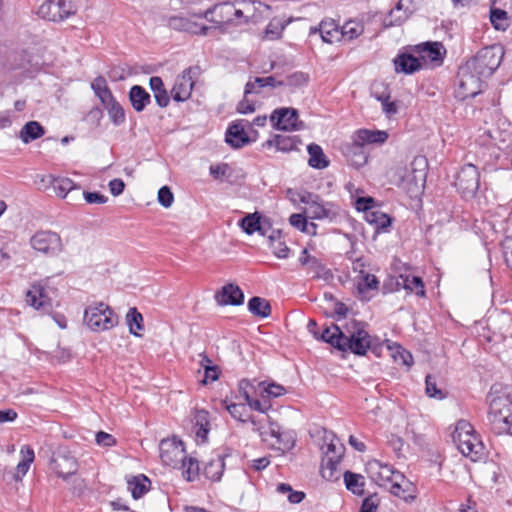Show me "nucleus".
<instances>
[{"label":"nucleus","mask_w":512,"mask_h":512,"mask_svg":"<svg viewBox=\"0 0 512 512\" xmlns=\"http://www.w3.org/2000/svg\"><path fill=\"white\" fill-rule=\"evenodd\" d=\"M283 85L282 81H276L273 76L256 77L253 81H248L245 85L246 96L252 93H259V89L263 87H276Z\"/></svg>","instance_id":"40"},{"label":"nucleus","mask_w":512,"mask_h":512,"mask_svg":"<svg viewBox=\"0 0 512 512\" xmlns=\"http://www.w3.org/2000/svg\"><path fill=\"white\" fill-rule=\"evenodd\" d=\"M201 366L204 368L205 376L204 383L208 381H215L218 379V371L217 367L212 365V361L206 356L203 355L201 359Z\"/></svg>","instance_id":"60"},{"label":"nucleus","mask_w":512,"mask_h":512,"mask_svg":"<svg viewBox=\"0 0 512 512\" xmlns=\"http://www.w3.org/2000/svg\"><path fill=\"white\" fill-rule=\"evenodd\" d=\"M344 482L346 488L354 494L362 495L364 492V477L360 474H355L346 471L344 474Z\"/></svg>","instance_id":"45"},{"label":"nucleus","mask_w":512,"mask_h":512,"mask_svg":"<svg viewBox=\"0 0 512 512\" xmlns=\"http://www.w3.org/2000/svg\"><path fill=\"white\" fill-rule=\"evenodd\" d=\"M253 429L259 433L262 440L283 452L291 450L295 445V433L290 430H282L281 427L268 421V425H262L260 421L250 418Z\"/></svg>","instance_id":"6"},{"label":"nucleus","mask_w":512,"mask_h":512,"mask_svg":"<svg viewBox=\"0 0 512 512\" xmlns=\"http://www.w3.org/2000/svg\"><path fill=\"white\" fill-rule=\"evenodd\" d=\"M348 156L353 166L359 168L366 164L367 155L363 150V145L352 143V146L348 150Z\"/></svg>","instance_id":"49"},{"label":"nucleus","mask_w":512,"mask_h":512,"mask_svg":"<svg viewBox=\"0 0 512 512\" xmlns=\"http://www.w3.org/2000/svg\"><path fill=\"white\" fill-rule=\"evenodd\" d=\"M490 21L495 29L505 30L508 26L507 12L501 9H492L490 12Z\"/></svg>","instance_id":"58"},{"label":"nucleus","mask_w":512,"mask_h":512,"mask_svg":"<svg viewBox=\"0 0 512 512\" xmlns=\"http://www.w3.org/2000/svg\"><path fill=\"white\" fill-rule=\"evenodd\" d=\"M56 290L49 285L48 279L33 283L25 294L26 303L35 310L49 313L54 307L53 297Z\"/></svg>","instance_id":"9"},{"label":"nucleus","mask_w":512,"mask_h":512,"mask_svg":"<svg viewBox=\"0 0 512 512\" xmlns=\"http://www.w3.org/2000/svg\"><path fill=\"white\" fill-rule=\"evenodd\" d=\"M51 469L61 478L67 479L78 470V463L66 447H59L52 456Z\"/></svg>","instance_id":"16"},{"label":"nucleus","mask_w":512,"mask_h":512,"mask_svg":"<svg viewBox=\"0 0 512 512\" xmlns=\"http://www.w3.org/2000/svg\"><path fill=\"white\" fill-rule=\"evenodd\" d=\"M91 88L101 101L102 105L109 104V102L115 99L107 85L106 79L102 76H99L92 81Z\"/></svg>","instance_id":"37"},{"label":"nucleus","mask_w":512,"mask_h":512,"mask_svg":"<svg viewBox=\"0 0 512 512\" xmlns=\"http://www.w3.org/2000/svg\"><path fill=\"white\" fill-rule=\"evenodd\" d=\"M225 468L224 457L217 454L205 463L204 475L211 481L218 482L221 480Z\"/></svg>","instance_id":"31"},{"label":"nucleus","mask_w":512,"mask_h":512,"mask_svg":"<svg viewBox=\"0 0 512 512\" xmlns=\"http://www.w3.org/2000/svg\"><path fill=\"white\" fill-rule=\"evenodd\" d=\"M157 199L160 205L164 208H169L174 202V195L168 186H163L158 191Z\"/></svg>","instance_id":"61"},{"label":"nucleus","mask_w":512,"mask_h":512,"mask_svg":"<svg viewBox=\"0 0 512 512\" xmlns=\"http://www.w3.org/2000/svg\"><path fill=\"white\" fill-rule=\"evenodd\" d=\"M366 472L369 478L377 485L388 487L390 492L398 497H405L402 488L406 482L405 476L395 470L391 465L378 460H371L366 464Z\"/></svg>","instance_id":"4"},{"label":"nucleus","mask_w":512,"mask_h":512,"mask_svg":"<svg viewBox=\"0 0 512 512\" xmlns=\"http://www.w3.org/2000/svg\"><path fill=\"white\" fill-rule=\"evenodd\" d=\"M103 106L107 110L109 118L114 125L119 126L125 122V111L116 99H113L109 104Z\"/></svg>","instance_id":"48"},{"label":"nucleus","mask_w":512,"mask_h":512,"mask_svg":"<svg viewBox=\"0 0 512 512\" xmlns=\"http://www.w3.org/2000/svg\"><path fill=\"white\" fill-rule=\"evenodd\" d=\"M366 219L377 231H385L391 225V218L381 211L366 212Z\"/></svg>","instance_id":"47"},{"label":"nucleus","mask_w":512,"mask_h":512,"mask_svg":"<svg viewBox=\"0 0 512 512\" xmlns=\"http://www.w3.org/2000/svg\"><path fill=\"white\" fill-rule=\"evenodd\" d=\"M321 339L342 352H351L359 356L365 355L374 345L365 324L356 321L347 325L344 331L337 325L326 327L321 333Z\"/></svg>","instance_id":"1"},{"label":"nucleus","mask_w":512,"mask_h":512,"mask_svg":"<svg viewBox=\"0 0 512 512\" xmlns=\"http://www.w3.org/2000/svg\"><path fill=\"white\" fill-rule=\"evenodd\" d=\"M276 491L283 495L287 494V499L292 504L300 503L305 497V494L303 492L294 491L291 485L286 483H280L279 485H277Z\"/></svg>","instance_id":"55"},{"label":"nucleus","mask_w":512,"mask_h":512,"mask_svg":"<svg viewBox=\"0 0 512 512\" xmlns=\"http://www.w3.org/2000/svg\"><path fill=\"white\" fill-rule=\"evenodd\" d=\"M45 134L44 127L37 121L27 122L19 133V138L25 144L41 138Z\"/></svg>","instance_id":"35"},{"label":"nucleus","mask_w":512,"mask_h":512,"mask_svg":"<svg viewBox=\"0 0 512 512\" xmlns=\"http://www.w3.org/2000/svg\"><path fill=\"white\" fill-rule=\"evenodd\" d=\"M226 409L230 413V415L242 422H245L246 419L244 418L246 414V406L245 404L241 403H230L226 404Z\"/></svg>","instance_id":"63"},{"label":"nucleus","mask_w":512,"mask_h":512,"mask_svg":"<svg viewBox=\"0 0 512 512\" xmlns=\"http://www.w3.org/2000/svg\"><path fill=\"white\" fill-rule=\"evenodd\" d=\"M149 84L151 90L154 92V97L157 104L162 108L166 107L170 102V98L166 89L164 88L162 79L158 76H153L150 78Z\"/></svg>","instance_id":"39"},{"label":"nucleus","mask_w":512,"mask_h":512,"mask_svg":"<svg viewBox=\"0 0 512 512\" xmlns=\"http://www.w3.org/2000/svg\"><path fill=\"white\" fill-rule=\"evenodd\" d=\"M30 244L36 251L44 254L57 255L62 251L60 236L52 231H38L30 239Z\"/></svg>","instance_id":"17"},{"label":"nucleus","mask_w":512,"mask_h":512,"mask_svg":"<svg viewBox=\"0 0 512 512\" xmlns=\"http://www.w3.org/2000/svg\"><path fill=\"white\" fill-rule=\"evenodd\" d=\"M388 139V133L383 130L359 129L352 136V142L360 145L383 144Z\"/></svg>","instance_id":"28"},{"label":"nucleus","mask_w":512,"mask_h":512,"mask_svg":"<svg viewBox=\"0 0 512 512\" xmlns=\"http://www.w3.org/2000/svg\"><path fill=\"white\" fill-rule=\"evenodd\" d=\"M249 125L250 123L244 119L233 122L226 131L225 141L233 148H241L248 144L250 140L245 129Z\"/></svg>","instance_id":"21"},{"label":"nucleus","mask_w":512,"mask_h":512,"mask_svg":"<svg viewBox=\"0 0 512 512\" xmlns=\"http://www.w3.org/2000/svg\"><path fill=\"white\" fill-rule=\"evenodd\" d=\"M193 86L192 69H185L175 80L171 90L172 98L178 102L187 100L191 95Z\"/></svg>","instance_id":"23"},{"label":"nucleus","mask_w":512,"mask_h":512,"mask_svg":"<svg viewBox=\"0 0 512 512\" xmlns=\"http://www.w3.org/2000/svg\"><path fill=\"white\" fill-rule=\"evenodd\" d=\"M253 10V3L247 1L235 2V10L233 12V22L248 23V13Z\"/></svg>","instance_id":"51"},{"label":"nucleus","mask_w":512,"mask_h":512,"mask_svg":"<svg viewBox=\"0 0 512 512\" xmlns=\"http://www.w3.org/2000/svg\"><path fill=\"white\" fill-rule=\"evenodd\" d=\"M309 154L308 164L315 169H324L328 167L329 160L325 156L323 149L318 144L312 143L307 146Z\"/></svg>","instance_id":"36"},{"label":"nucleus","mask_w":512,"mask_h":512,"mask_svg":"<svg viewBox=\"0 0 512 512\" xmlns=\"http://www.w3.org/2000/svg\"><path fill=\"white\" fill-rule=\"evenodd\" d=\"M271 249L273 254L279 259H286L289 256V247L280 240H273L271 237Z\"/></svg>","instance_id":"62"},{"label":"nucleus","mask_w":512,"mask_h":512,"mask_svg":"<svg viewBox=\"0 0 512 512\" xmlns=\"http://www.w3.org/2000/svg\"><path fill=\"white\" fill-rule=\"evenodd\" d=\"M488 420L497 433L508 432L512 426V402L508 397L498 396L490 400Z\"/></svg>","instance_id":"8"},{"label":"nucleus","mask_w":512,"mask_h":512,"mask_svg":"<svg viewBox=\"0 0 512 512\" xmlns=\"http://www.w3.org/2000/svg\"><path fill=\"white\" fill-rule=\"evenodd\" d=\"M261 215L258 212L250 213L246 215L240 222V226L245 233L252 235L255 232H262Z\"/></svg>","instance_id":"43"},{"label":"nucleus","mask_w":512,"mask_h":512,"mask_svg":"<svg viewBox=\"0 0 512 512\" xmlns=\"http://www.w3.org/2000/svg\"><path fill=\"white\" fill-rule=\"evenodd\" d=\"M501 247L505 262L512 269V237H506L502 241Z\"/></svg>","instance_id":"64"},{"label":"nucleus","mask_w":512,"mask_h":512,"mask_svg":"<svg viewBox=\"0 0 512 512\" xmlns=\"http://www.w3.org/2000/svg\"><path fill=\"white\" fill-rule=\"evenodd\" d=\"M363 25L357 21H347L341 28V36L352 40L363 33Z\"/></svg>","instance_id":"54"},{"label":"nucleus","mask_w":512,"mask_h":512,"mask_svg":"<svg viewBox=\"0 0 512 512\" xmlns=\"http://www.w3.org/2000/svg\"><path fill=\"white\" fill-rule=\"evenodd\" d=\"M503 54L504 52L501 46H489L480 49L477 54L466 63L468 67L475 70V73L486 78L491 76L500 66Z\"/></svg>","instance_id":"7"},{"label":"nucleus","mask_w":512,"mask_h":512,"mask_svg":"<svg viewBox=\"0 0 512 512\" xmlns=\"http://www.w3.org/2000/svg\"><path fill=\"white\" fill-rule=\"evenodd\" d=\"M301 140L298 136L276 135L273 140H268L265 145L275 146L278 151L290 152L296 150Z\"/></svg>","instance_id":"33"},{"label":"nucleus","mask_w":512,"mask_h":512,"mask_svg":"<svg viewBox=\"0 0 512 512\" xmlns=\"http://www.w3.org/2000/svg\"><path fill=\"white\" fill-rule=\"evenodd\" d=\"M425 383H426L425 392H426L427 396H429L430 398H435V399H439V400L445 398V393L437 387L435 377H433L432 375H427Z\"/></svg>","instance_id":"59"},{"label":"nucleus","mask_w":512,"mask_h":512,"mask_svg":"<svg viewBox=\"0 0 512 512\" xmlns=\"http://www.w3.org/2000/svg\"><path fill=\"white\" fill-rule=\"evenodd\" d=\"M452 440L461 454L472 461H478L484 455V445L474 427L461 419L456 423Z\"/></svg>","instance_id":"3"},{"label":"nucleus","mask_w":512,"mask_h":512,"mask_svg":"<svg viewBox=\"0 0 512 512\" xmlns=\"http://www.w3.org/2000/svg\"><path fill=\"white\" fill-rule=\"evenodd\" d=\"M126 320L130 333L134 336L140 337L141 334L139 331H142L144 328L142 314L139 313L136 308H130L126 315Z\"/></svg>","instance_id":"46"},{"label":"nucleus","mask_w":512,"mask_h":512,"mask_svg":"<svg viewBox=\"0 0 512 512\" xmlns=\"http://www.w3.org/2000/svg\"><path fill=\"white\" fill-rule=\"evenodd\" d=\"M480 175L473 164L464 165L457 174L455 186L463 197H472L479 188Z\"/></svg>","instance_id":"15"},{"label":"nucleus","mask_w":512,"mask_h":512,"mask_svg":"<svg viewBox=\"0 0 512 512\" xmlns=\"http://www.w3.org/2000/svg\"><path fill=\"white\" fill-rule=\"evenodd\" d=\"M216 302L221 305H241L244 301V294L239 286L227 284L215 295Z\"/></svg>","instance_id":"25"},{"label":"nucleus","mask_w":512,"mask_h":512,"mask_svg":"<svg viewBox=\"0 0 512 512\" xmlns=\"http://www.w3.org/2000/svg\"><path fill=\"white\" fill-rule=\"evenodd\" d=\"M178 468L182 469V474L186 478L187 481H193L199 474V464L198 461L192 457L183 460L180 463Z\"/></svg>","instance_id":"50"},{"label":"nucleus","mask_w":512,"mask_h":512,"mask_svg":"<svg viewBox=\"0 0 512 512\" xmlns=\"http://www.w3.org/2000/svg\"><path fill=\"white\" fill-rule=\"evenodd\" d=\"M289 222L294 228L301 232L311 233L309 227H312L313 233H316L317 226L314 223H308L307 218L302 214H292L289 218Z\"/></svg>","instance_id":"56"},{"label":"nucleus","mask_w":512,"mask_h":512,"mask_svg":"<svg viewBox=\"0 0 512 512\" xmlns=\"http://www.w3.org/2000/svg\"><path fill=\"white\" fill-rule=\"evenodd\" d=\"M286 388L273 381L242 379L239 382V393L247 405L255 411L265 413L271 408L270 400L286 393Z\"/></svg>","instance_id":"2"},{"label":"nucleus","mask_w":512,"mask_h":512,"mask_svg":"<svg viewBox=\"0 0 512 512\" xmlns=\"http://www.w3.org/2000/svg\"><path fill=\"white\" fill-rule=\"evenodd\" d=\"M191 433L198 444H204L208 440L210 432L209 412L204 409H195L191 414Z\"/></svg>","instance_id":"18"},{"label":"nucleus","mask_w":512,"mask_h":512,"mask_svg":"<svg viewBox=\"0 0 512 512\" xmlns=\"http://www.w3.org/2000/svg\"><path fill=\"white\" fill-rule=\"evenodd\" d=\"M379 281L375 275L366 273L359 276L357 282V291L363 300H370L372 295H369L370 291H377Z\"/></svg>","instance_id":"34"},{"label":"nucleus","mask_w":512,"mask_h":512,"mask_svg":"<svg viewBox=\"0 0 512 512\" xmlns=\"http://www.w3.org/2000/svg\"><path fill=\"white\" fill-rule=\"evenodd\" d=\"M75 13L72 0H46L37 11L39 17L53 22L64 21Z\"/></svg>","instance_id":"12"},{"label":"nucleus","mask_w":512,"mask_h":512,"mask_svg":"<svg viewBox=\"0 0 512 512\" xmlns=\"http://www.w3.org/2000/svg\"><path fill=\"white\" fill-rule=\"evenodd\" d=\"M306 203V214L312 219L333 221L338 215L334 205L330 203H323L317 200Z\"/></svg>","instance_id":"24"},{"label":"nucleus","mask_w":512,"mask_h":512,"mask_svg":"<svg viewBox=\"0 0 512 512\" xmlns=\"http://www.w3.org/2000/svg\"><path fill=\"white\" fill-rule=\"evenodd\" d=\"M389 350H391V355L395 359V361L410 367L413 364V357L411 353L403 349L400 345H388Z\"/></svg>","instance_id":"52"},{"label":"nucleus","mask_w":512,"mask_h":512,"mask_svg":"<svg viewBox=\"0 0 512 512\" xmlns=\"http://www.w3.org/2000/svg\"><path fill=\"white\" fill-rule=\"evenodd\" d=\"M411 0H399L394 8H392L389 14L383 19L385 27L401 25L406 21L412 14V10L409 8Z\"/></svg>","instance_id":"26"},{"label":"nucleus","mask_w":512,"mask_h":512,"mask_svg":"<svg viewBox=\"0 0 512 512\" xmlns=\"http://www.w3.org/2000/svg\"><path fill=\"white\" fill-rule=\"evenodd\" d=\"M414 52L422 62V67H437L443 63L446 49L441 42H425L414 47Z\"/></svg>","instance_id":"14"},{"label":"nucleus","mask_w":512,"mask_h":512,"mask_svg":"<svg viewBox=\"0 0 512 512\" xmlns=\"http://www.w3.org/2000/svg\"><path fill=\"white\" fill-rule=\"evenodd\" d=\"M318 30L322 40L326 43H333L341 37V30L333 21H322Z\"/></svg>","instance_id":"41"},{"label":"nucleus","mask_w":512,"mask_h":512,"mask_svg":"<svg viewBox=\"0 0 512 512\" xmlns=\"http://www.w3.org/2000/svg\"><path fill=\"white\" fill-rule=\"evenodd\" d=\"M482 78L484 77L475 73V70L468 67V64L465 63L460 67L458 72V84L455 90V96L459 100L475 97L482 90Z\"/></svg>","instance_id":"10"},{"label":"nucleus","mask_w":512,"mask_h":512,"mask_svg":"<svg viewBox=\"0 0 512 512\" xmlns=\"http://www.w3.org/2000/svg\"><path fill=\"white\" fill-rule=\"evenodd\" d=\"M398 285H402L403 288L417 296H425V288L422 279L418 276L400 275Z\"/></svg>","instance_id":"38"},{"label":"nucleus","mask_w":512,"mask_h":512,"mask_svg":"<svg viewBox=\"0 0 512 512\" xmlns=\"http://www.w3.org/2000/svg\"><path fill=\"white\" fill-rule=\"evenodd\" d=\"M248 309L253 315L262 318H266L271 314V306L269 302L260 297H252L248 301Z\"/></svg>","instance_id":"44"},{"label":"nucleus","mask_w":512,"mask_h":512,"mask_svg":"<svg viewBox=\"0 0 512 512\" xmlns=\"http://www.w3.org/2000/svg\"><path fill=\"white\" fill-rule=\"evenodd\" d=\"M235 10V3L231 2H224L220 4H216L212 8L206 10L203 13H199V18H205L207 20H210L209 16L212 13H217L219 15V20L216 21V23H230L233 22V12Z\"/></svg>","instance_id":"29"},{"label":"nucleus","mask_w":512,"mask_h":512,"mask_svg":"<svg viewBox=\"0 0 512 512\" xmlns=\"http://www.w3.org/2000/svg\"><path fill=\"white\" fill-rule=\"evenodd\" d=\"M129 100L132 107L137 112H141L151 102V97L150 94L142 86L134 85L129 91Z\"/></svg>","instance_id":"32"},{"label":"nucleus","mask_w":512,"mask_h":512,"mask_svg":"<svg viewBox=\"0 0 512 512\" xmlns=\"http://www.w3.org/2000/svg\"><path fill=\"white\" fill-rule=\"evenodd\" d=\"M85 325L93 332H103L117 326L118 316L113 309L104 302H94L84 311Z\"/></svg>","instance_id":"5"},{"label":"nucleus","mask_w":512,"mask_h":512,"mask_svg":"<svg viewBox=\"0 0 512 512\" xmlns=\"http://www.w3.org/2000/svg\"><path fill=\"white\" fill-rule=\"evenodd\" d=\"M324 444L322 450L324 457L322 459V473L325 477L326 470H330V475L336 469L345 453V447L341 441L332 432H325Z\"/></svg>","instance_id":"11"},{"label":"nucleus","mask_w":512,"mask_h":512,"mask_svg":"<svg viewBox=\"0 0 512 512\" xmlns=\"http://www.w3.org/2000/svg\"><path fill=\"white\" fill-rule=\"evenodd\" d=\"M199 14H195L191 17L175 16L171 17L168 21L169 27L174 30L184 31L195 35H207L208 32L213 28L211 26L198 24L194 17H198Z\"/></svg>","instance_id":"20"},{"label":"nucleus","mask_w":512,"mask_h":512,"mask_svg":"<svg viewBox=\"0 0 512 512\" xmlns=\"http://www.w3.org/2000/svg\"><path fill=\"white\" fill-rule=\"evenodd\" d=\"M149 484V479L146 476L141 475L129 480L127 482V488L134 499H139L149 490Z\"/></svg>","instance_id":"42"},{"label":"nucleus","mask_w":512,"mask_h":512,"mask_svg":"<svg viewBox=\"0 0 512 512\" xmlns=\"http://www.w3.org/2000/svg\"><path fill=\"white\" fill-rule=\"evenodd\" d=\"M285 26L286 23L284 20L279 18L272 19L266 27V37L271 40L280 38L283 30L285 29Z\"/></svg>","instance_id":"53"},{"label":"nucleus","mask_w":512,"mask_h":512,"mask_svg":"<svg viewBox=\"0 0 512 512\" xmlns=\"http://www.w3.org/2000/svg\"><path fill=\"white\" fill-rule=\"evenodd\" d=\"M270 120L277 130L294 131L300 128L298 113L294 108L276 109L271 114Z\"/></svg>","instance_id":"19"},{"label":"nucleus","mask_w":512,"mask_h":512,"mask_svg":"<svg viewBox=\"0 0 512 512\" xmlns=\"http://www.w3.org/2000/svg\"><path fill=\"white\" fill-rule=\"evenodd\" d=\"M395 70L405 74H412L422 69V62L417 55L401 54L395 60Z\"/></svg>","instance_id":"30"},{"label":"nucleus","mask_w":512,"mask_h":512,"mask_svg":"<svg viewBox=\"0 0 512 512\" xmlns=\"http://www.w3.org/2000/svg\"><path fill=\"white\" fill-rule=\"evenodd\" d=\"M299 262L313 278L328 280L332 277L330 270L317 257L311 256L307 249L302 250Z\"/></svg>","instance_id":"22"},{"label":"nucleus","mask_w":512,"mask_h":512,"mask_svg":"<svg viewBox=\"0 0 512 512\" xmlns=\"http://www.w3.org/2000/svg\"><path fill=\"white\" fill-rule=\"evenodd\" d=\"M407 178H409V175H407ZM424 180H425V172L423 170H417V169L413 168L412 179L406 180V176H404L402 178V185H403V187H406L405 183L408 182L409 186H407V189L409 191H419Z\"/></svg>","instance_id":"57"},{"label":"nucleus","mask_w":512,"mask_h":512,"mask_svg":"<svg viewBox=\"0 0 512 512\" xmlns=\"http://www.w3.org/2000/svg\"><path fill=\"white\" fill-rule=\"evenodd\" d=\"M41 181L49 184L55 194L60 198H66L70 191L80 188V186L70 178L55 177L51 174L43 176Z\"/></svg>","instance_id":"27"},{"label":"nucleus","mask_w":512,"mask_h":512,"mask_svg":"<svg viewBox=\"0 0 512 512\" xmlns=\"http://www.w3.org/2000/svg\"><path fill=\"white\" fill-rule=\"evenodd\" d=\"M159 450L160 458L164 465L178 468L180 463L186 459L184 444L175 437L162 440Z\"/></svg>","instance_id":"13"}]
</instances>
